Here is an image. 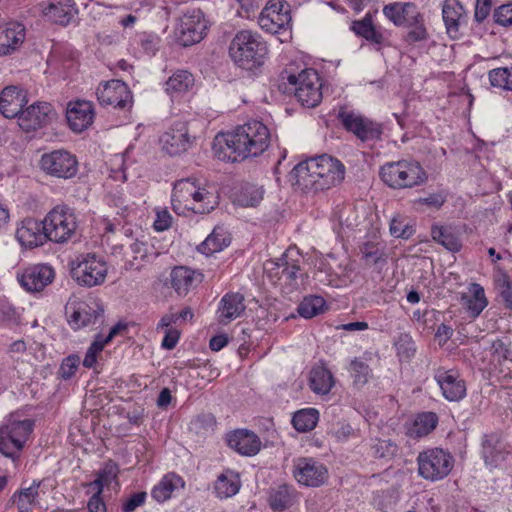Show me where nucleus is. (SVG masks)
Segmentation results:
<instances>
[{"mask_svg": "<svg viewBox=\"0 0 512 512\" xmlns=\"http://www.w3.org/2000/svg\"><path fill=\"white\" fill-rule=\"evenodd\" d=\"M389 231L392 236L402 239H409L414 233L407 219L401 215H396L391 219Z\"/></svg>", "mask_w": 512, "mask_h": 512, "instance_id": "a18cd8bd", "label": "nucleus"}, {"mask_svg": "<svg viewBox=\"0 0 512 512\" xmlns=\"http://www.w3.org/2000/svg\"><path fill=\"white\" fill-rule=\"evenodd\" d=\"M25 39V28L17 22L7 23L0 33V54L13 52Z\"/></svg>", "mask_w": 512, "mask_h": 512, "instance_id": "7c9ffc66", "label": "nucleus"}, {"mask_svg": "<svg viewBox=\"0 0 512 512\" xmlns=\"http://www.w3.org/2000/svg\"><path fill=\"white\" fill-rule=\"evenodd\" d=\"M396 349L400 357L409 359L415 352L414 342L409 335H401L396 342Z\"/></svg>", "mask_w": 512, "mask_h": 512, "instance_id": "4d7b16f0", "label": "nucleus"}, {"mask_svg": "<svg viewBox=\"0 0 512 512\" xmlns=\"http://www.w3.org/2000/svg\"><path fill=\"white\" fill-rule=\"evenodd\" d=\"M111 204L116 209V213L121 217H126L132 206V202L127 200L125 194L122 192L114 193L111 196Z\"/></svg>", "mask_w": 512, "mask_h": 512, "instance_id": "5fc2aeb1", "label": "nucleus"}, {"mask_svg": "<svg viewBox=\"0 0 512 512\" xmlns=\"http://www.w3.org/2000/svg\"><path fill=\"white\" fill-rule=\"evenodd\" d=\"M373 448L375 455L379 458H384L393 455L394 452L396 451V446L387 440H378V442L374 445Z\"/></svg>", "mask_w": 512, "mask_h": 512, "instance_id": "bf43d9fd", "label": "nucleus"}, {"mask_svg": "<svg viewBox=\"0 0 512 512\" xmlns=\"http://www.w3.org/2000/svg\"><path fill=\"white\" fill-rule=\"evenodd\" d=\"M293 476L301 485L319 487L326 482L328 471L322 463L313 458H299L294 464Z\"/></svg>", "mask_w": 512, "mask_h": 512, "instance_id": "2eb2a0df", "label": "nucleus"}, {"mask_svg": "<svg viewBox=\"0 0 512 512\" xmlns=\"http://www.w3.org/2000/svg\"><path fill=\"white\" fill-rule=\"evenodd\" d=\"M491 349L494 354L499 358L509 359L511 351L508 349L507 344L502 339H497L492 342Z\"/></svg>", "mask_w": 512, "mask_h": 512, "instance_id": "0e129e2a", "label": "nucleus"}, {"mask_svg": "<svg viewBox=\"0 0 512 512\" xmlns=\"http://www.w3.org/2000/svg\"><path fill=\"white\" fill-rule=\"evenodd\" d=\"M80 363V358L78 355L72 354L63 359L58 374L60 378L64 380L70 379L72 376L75 375L78 366Z\"/></svg>", "mask_w": 512, "mask_h": 512, "instance_id": "603ef678", "label": "nucleus"}, {"mask_svg": "<svg viewBox=\"0 0 512 512\" xmlns=\"http://www.w3.org/2000/svg\"><path fill=\"white\" fill-rule=\"evenodd\" d=\"M263 199V189L255 185L243 186L237 195V202L242 206H257Z\"/></svg>", "mask_w": 512, "mask_h": 512, "instance_id": "c03bdc74", "label": "nucleus"}, {"mask_svg": "<svg viewBox=\"0 0 512 512\" xmlns=\"http://www.w3.org/2000/svg\"><path fill=\"white\" fill-rule=\"evenodd\" d=\"M89 512H106V505L101 496L92 495L88 502Z\"/></svg>", "mask_w": 512, "mask_h": 512, "instance_id": "774afa93", "label": "nucleus"}, {"mask_svg": "<svg viewBox=\"0 0 512 512\" xmlns=\"http://www.w3.org/2000/svg\"><path fill=\"white\" fill-rule=\"evenodd\" d=\"M353 30L356 34L363 36L367 40H371L376 43L380 42L381 35L375 31L370 19L354 22Z\"/></svg>", "mask_w": 512, "mask_h": 512, "instance_id": "8fccbe9b", "label": "nucleus"}, {"mask_svg": "<svg viewBox=\"0 0 512 512\" xmlns=\"http://www.w3.org/2000/svg\"><path fill=\"white\" fill-rule=\"evenodd\" d=\"M287 81L294 87V95L303 106L313 108L321 102L322 84L315 70L305 69L298 75L289 74Z\"/></svg>", "mask_w": 512, "mask_h": 512, "instance_id": "1a4fd4ad", "label": "nucleus"}, {"mask_svg": "<svg viewBox=\"0 0 512 512\" xmlns=\"http://www.w3.org/2000/svg\"><path fill=\"white\" fill-rule=\"evenodd\" d=\"M339 118L343 126L362 141L377 139L381 135L380 125L361 115L341 112Z\"/></svg>", "mask_w": 512, "mask_h": 512, "instance_id": "a211bd4d", "label": "nucleus"}, {"mask_svg": "<svg viewBox=\"0 0 512 512\" xmlns=\"http://www.w3.org/2000/svg\"><path fill=\"white\" fill-rule=\"evenodd\" d=\"M353 431L354 430L350 424L340 423L333 434L339 441H344L353 434Z\"/></svg>", "mask_w": 512, "mask_h": 512, "instance_id": "338daca9", "label": "nucleus"}, {"mask_svg": "<svg viewBox=\"0 0 512 512\" xmlns=\"http://www.w3.org/2000/svg\"><path fill=\"white\" fill-rule=\"evenodd\" d=\"M193 85V75L187 70H178L166 81V91L169 93H184Z\"/></svg>", "mask_w": 512, "mask_h": 512, "instance_id": "ea45409f", "label": "nucleus"}, {"mask_svg": "<svg viewBox=\"0 0 512 512\" xmlns=\"http://www.w3.org/2000/svg\"><path fill=\"white\" fill-rule=\"evenodd\" d=\"M244 301V295L239 292L225 294L218 307V322L227 325L239 318L246 309Z\"/></svg>", "mask_w": 512, "mask_h": 512, "instance_id": "b1692460", "label": "nucleus"}, {"mask_svg": "<svg viewBox=\"0 0 512 512\" xmlns=\"http://www.w3.org/2000/svg\"><path fill=\"white\" fill-rule=\"evenodd\" d=\"M96 95L103 106L124 108L132 100L128 86L121 80H111L99 86Z\"/></svg>", "mask_w": 512, "mask_h": 512, "instance_id": "f3484780", "label": "nucleus"}, {"mask_svg": "<svg viewBox=\"0 0 512 512\" xmlns=\"http://www.w3.org/2000/svg\"><path fill=\"white\" fill-rule=\"evenodd\" d=\"M180 337V332L177 329L169 328L167 329L164 339L162 341V347L168 350L173 349Z\"/></svg>", "mask_w": 512, "mask_h": 512, "instance_id": "e2e57ef3", "label": "nucleus"}, {"mask_svg": "<svg viewBox=\"0 0 512 512\" xmlns=\"http://www.w3.org/2000/svg\"><path fill=\"white\" fill-rule=\"evenodd\" d=\"M361 261L365 266H384L387 264L388 255L386 246L380 241H366L359 246Z\"/></svg>", "mask_w": 512, "mask_h": 512, "instance_id": "2f4dec72", "label": "nucleus"}, {"mask_svg": "<svg viewBox=\"0 0 512 512\" xmlns=\"http://www.w3.org/2000/svg\"><path fill=\"white\" fill-rule=\"evenodd\" d=\"M489 79L494 87L512 90V69H493L489 73Z\"/></svg>", "mask_w": 512, "mask_h": 512, "instance_id": "de8ad7c7", "label": "nucleus"}, {"mask_svg": "<svg viewBox=\"0 0 512 512\" xmlns=\"http://www.w3.org/2000/svg\"><path fill=\"white\" fill-rule=\"evenodd\" d=\"M104 347L105 344L102 342V334L98 333L86 352L83 360V366L86 368H92L97 362V354L100 353Z\"/></svg>", "mask_w": 512, "mask_h": 512, "instance_id": "3c124183", "label": "nucleus"}, {"mask_svg": "<svg viewBox=\"0 0 512 512\" xmlns=\"http://www.w3.org/2000/svg\"><path fill=\"white\" fill-rule=\"evenodd\" d=\"M214 489L221 499L234 496L240 489L239 475L230 470L225 471L218 476Z\"/></svg>", "mask_w": 512, "mask_h": 512, "instance_id": "4c0bfd02", "label": "nucleus"}, {"mask_svg": "<svg viewBox=\"0 0 512 512\" xmlns=\"http://www.w3.org/2000/svg\"><path fill=\"white\" fill-rule=\"evenodd\" d=\"M267 47L261 37L250 30L236 33L229 46V55L239 67L251 70L264 63Z\"/></svg>", "mask_w": 512, "mask_h": 512, "instance_id": "20e7f679", "label": "nucleus"}, {"mask_svg": "<svg viewBox=\"0 0 512 512\" xmlns=\"http://www.w3.org/2000/svg\"><path fill=\"white\" fill-rule=\"evenodd\" d=\"M295 184L304 191H323L339 184L345 175L344 165L326 154L300 162L293 169Z\"/></svg>", "mask_w": 512, "mask_h": 512, "instance_id": "f03ea898", "label": "nucleus"}, {"mask_svg": "<svg viewBox=\"0 0 512 512\" xmlns=\"http://www.w3.org/2000/svg\"><path fill=\"white\" fill-rule=\"evenodd\" d=\"M183 487L182 478L174 473H169L153 488L151 495L156 501L164 502L171 497L174 490Z\"/></svg>", "mask_w": 512, "mask_h": 512, "instance_id": "c9c22d12", "label": "nucleus"}, {"mask_svg": "<svg viewBox=\"0 0 512 512\" xmlns=\"http://www.w3.org/2000/svg\"><path fill=\"white\" fill-rule=\"evenodd\" d=\"M70 310L69 323L74 329L104 322V309L96 301L72 303L66 307L67 313Z\"/></svg>", "mask_w": 512, "mask_h": 512, "instance_id": "4468645a", "label": "nucleus"}, {"mask_svg": "<svg viewBox=\"0 0 512 512\" xmlns=\"http://www.w3.org/2000/svg\"><path fill=\"white\" fill-rule=\"evenodd\" d=\"M310 388L317 394L325 395L334 386V378L328 368L318 365L310 372Z\"/></svg>", "mask_w": 512, "mask_h": 512, "instance_id": "f704fd0d", "label": "nucleus"}, {"mask_svg": "<svg viewBox=\"0 0 512 512\" xmlns=\"http://www.w3.org/2000/svg\"><path fill=\"white\" fill-rule=\"evenodd\" d=\"M67 122L70 128L77 133L87 129L93 122L94 111L88 101H76L70 103L66 112Z\"/></svg>", "mask_w": 512, "mask_h": 512, "instance_id": "5701e85b", "label": "nucleus"}, {"mask_svg": "<svg viewBox=\"0 0 512 512\" xmlns=\"http://www.w3.org/2000/svg\"><path fill=\"white\" fill-rule=\"evenodd\" d=\"M270 132L260 121H249L224 136L220 157L236 162L262 154L269 146Z\"/></svg>", "mask_w": 512, "mask_h": 512, "instance_id": "f257e3e1", "label": "nucleus"}, {"mask_svg": "<svg viewBox=\"0 0 512 512\" xmlns=\"http://www.w3.org/2000/svg\"><path fill=\"white\" fill-rule=\"evenodd\" d=\"M33 431L31 420H10L0 426V453L11 459L18 458L30 434Z\"/></svg>", "mask_w": 512, "mask_h": 512, "instance_id": "0eeeda50", "label": "nucleus"}, {"mask_svg": "<svg viewBox=\"0 0 512 512\" xmlns=\"http://www.w3.org/2000/svg\"><path fill=\"white\" fill-rule=\"evenodd\" d=\"M435 380L440 386L443 396L449 401H459L466 394L465 382L453 370L439 369L435 374Z\"/></svg>", "mask_w": 512, "mask_h": 512, "instance_id": "4be33fe9", "label": "nucleus"}, {"mask_svg": "<svg viewBox=\"0 0 512 512\" xmlns=\"http://www.w3.org/2000/svg\"><path fill=\"white\" fill-rule=\"evenodd\" d=\"M16 238L24 247L33 248L42 245L48 240L44 230V221L33 218L24 219L16 230Z\"/></svg>", "mask_w": 512, "mask_h": 512, "instance_id": "412c9836", "label": "nucleus"}, {"mask_svg": "<svg viewBox=\"0 0 512 512\" xmlns=\"http://www.w3.org/2000/svg\"><path fill=\"white\" fill-rule=\"evenodd\" d=\"M188 128L185 123L178 122L160 137L162 149L170 156L180 155L191 145Z\"/></svg>", "mask_w": 512, "mask_h": 512, "instance_id": "6ab92c4d", "label": "nucleus"}, {"mask_svg": "<svg viewBox=\"0 0 512 512\" xmlns=\"http://www.w3.org/2000/svg\"><path fill=\"white\" fill-rule=\"evenodd\" d=\"M230 244V237L222 227H215L212 233L199 245L198 249L206 255L223 250Z\"/></svg>", "mask_w": 512, "mask_h": 512, "instance_id": "e433bc0d", "label": "nucleus"}, {"mask_svg": "<svg viewBox=\"0 0 512 512\" xmlns=\"http://www.w3.org/2000/svg\"><path fill=\"white\" fill-rule=\"evenodd\" d=\"M129 250L135 260L147 257V245L138 240L130 245Z\"/></svg>", "mask_w": 512, "mask_h": 512, "instance_id": "69168bd1", "label": "nucleus"}, {"mask_svg": "<svg viewBox=\"0 0 512 512\" xmlns=\"http://www.w3.org/2000/svg\"><path fill=\"white\" fill-rule=\"evenodd\" d=\"M206 30L203 13L199 9H193L180 17L175 28V38L180 45L191 46L204 38Z\"/></svg>", "mask_w": 512, "mask_h": 512, "instance_id": "9b49d317", "label": "nucleus"}, {"mask_svg": "<svg viewBox=\"0 0 512 512\" xmlns=\"http://www.w3.org/2000/svg\"><path fill=\"white\" fill-rule=\"evenodd\" d=\"M382 181L393 189H406L422 185L427 174L421 164L414 160H400L384 164L380 169Z\"/></svg>", "mask_w": 512, "mask_h": 512, "instance_id": "39448f33", "label": "nucleus"}, {"mask_svg": "<svg viewBox=\"0 0 512 512\" xmlns=\"http://www.w3.org/2000/svg\"><path fill=\"white\" fill-rule=\"evenodd\" d=\"M108 268L106 262L95 254H86L72 263L71 276L83 287H94L104 283Z\"/></svg>", "mask_w": 512, "mask_h": 512, "instance_id": "6e6552de", "label": "nucleus"}, {"mask_svg": "<svg viewBox=\"0 0 512 512\" xmlns=\"http://www.w3.org/2000/svg\"><path fill=\"white\" fill-rule=\"evenodd\" d=\"M495 22L501 26H512V3L503 4L494 11Z\"/></svg>", "mask_w": 512, "mask_h": 512, "instance_id": "6e6d98bb", "label": "nucleus"}, {"mask_svg": "<svg viewBox=\"0 0 512 512\" xmlns=\"http://www.w3.org/2000/svg\"><path fill=\"white\" fill-rule=\"evenodd\" d=\"M464 8L458 0H445L442 16L448 35L456 39L460 34V25L464 20Z\"/></svg>", "mask_w": 512, "mask_h": 512, "instance_id": "cd10ccee", "label": "nucleus"}, {"mask_svg": "<svg viewBox=\"0 0 512 512\" xmlns=\"http://www.w3.org/2000/svg\"><path fill=\"white\" fill-rule=\"evenodd\" d=\"M298 499L296 490L283 484L272 488L269 492V505L274 511H283L293 506Z\"/></svg>", "mask_w": 512, "mask_h": 512, "instance_id": "473e14b6", "label": "nucleus"}, {"mask_svg": "<svg viewBox=\"0 0 512 512\" xmlns=\"http://www.w3.org/2000/svg\"><path fill=\"white\" fill-rule=\"evenodd\" d=\"M460 304L471 318H477L488 304L483 287L478 283L470 284L468 293L461 295Z\"/></svg>", "mask_w": 512, "mask_h": 512, "instance_id": "c85d7f7f", "label": "nucleus"}, {"mask_svg": "<svg viewBox=\"0 0 512 512\" xmlns=\"http://www.w3.org/2000/svg\"><path fill=\"white\" fill-rule=\"evenodd\" d=\"M146 493L137 492L132 494L127 500L123 502L122 510L124 512H132L145 502Z\"/></svg>", "mask_w": 512, "mask_h": 512, "instance_id": "13d9d810", "label": "nucleus"}, {"mask_svg": "<svg viewBox=\"0 0 512 512\" xmlns=\"http://www.w3.org/2000/svg\"><path fill=\"white\" fill-rule=\"evenodd\" d=\"M40 167L47 175L52 177L71 179L78 172V160L69 151L59 149L43 154Z\"/></svg>", "mask_w": 512, "mask_h": 512, "instance_id": "f8f14e48", "label": "nucleus"}, {"mask_svg": "<svg viewBox=\"0 0 512 512\" xmlns=\"http://www.w3.org/2000/svg\"><path fill=\"white\" fill-rule=\"evenodd\" d=\"M54 115L51 104L48 102H36L25 110L22 109L18 117V124L22 130L29 132L48 124Z\"/></svg>", "mask_w": 512, "mask_h": 512, "instance_id": "dca6fc26", "label": "nucleus"}, {"mask_svg": "<svg viewBox=\"0 0 512 512\" xmlns=\"http://www.w3.org/2000/svg\"><path fill=\"white\" fill-rule=\"evenodd\" d=\"M44 230L48 240L66 243L75 237L78 221L74 211L67 205H57L44 218Z\"/></svg>", "mask_w": 512, "mask_h": 512, "instance_id": "423d86ee", "label": "nucleus"}, {"mask_svg": "<svg viewBox=\"0 0 512 512\" xmlns=\"http://www.w3.org/2000/svg\"><path fill=\"white\" fill-rule=\"evenodd\" d=\"M437 424V416L435 413L426 412L417 416L414 421L410 434L416 437H422L429 434Z\"/></svg>", "mask_w": 512, "mask_h": 512, "instance_id": "79ce46f5", "label": "nucleus"}, {"mask_svg": "<svg viewBox=\"0 0 512 512\" xmlns=\"http://www.w3.org/2000/svg\"><path fill=\"white\" fill-rule=\"evenodd\" d=\"M350 371L353 377V383L357 387L364 386L370 376L369 365L358 359H354L350 364Z\"/></svg>", "mask_w": 512, "mask_h": 512, "instance_id": "09e8293b", "label": "nucleus"}, {"mask_svg": "<svg viewBox=\"0 0 512 512\" xmlns=\"http://www.w3.org/2000/svg\"><path fill=\"white\" fill-rule=\"evenodd\" d=\"M445 201L446 198L442 193H434L427 197L419 198L417 203L438 209L445 203Z\"/></svg>", "mask_w": 512, "mask_h": 512, "instance_id": "680f3d73", "label": "nucleus"}, {"mask_svg": "<svg viewBox=\"0 0 512 512\" xmlns=\"http://www.w3.org/2000/svg\"><path fill=\"white\" fill-rule=\"evenodd\" d=\"M198 276L200 274L196 275L195 271L187 267L178 266L171 271V285L178 295L185 296L193 287L195 281H200Z\"/></svg>", "mask_w": 512, "mask_h": 512, "instance_id": "72a5a7b5", "label": "nucleus"}, {"mask_svg": "<svg viewBox=\"0 0 512 512\" xmlns=\"http://www.w3.org/2000/svg\"><path fill=\"white\" fill-rule=\"evenodd\" d=\"M25 103V95L17 87L8 86L0 93V113L6 118L19 117Z\"/></svg>", "mask_w": 512, "mask_h": 512, "instance_id": "a878e982", "label": "nucleus"}, {"mask_svg": "<svg viewBox=\"0 0 512 512\" xmlns=\"http://www.w3.org/2000/svg\"><path fill=\"white\" fill-rule=\"evenodd\" d=\"M118 476V466L116 463L109 461L105 464L103 469L97 473L98 480L105 486L108 487L112 482L116 481Z\"/></svg>", "mask_w": 512, "mask_h": 512, "instance_id": "864d4df0", "label": "nucleus"}, {"mask_svg": "<svg viewBox=\"0 0 512 512\" xmlns=\"http://www.w3.org/2000/svg\"><path fill=\"white\" fill-rule=\"evenodd\" d=\"M383 13L397 26L407 24L411 19L414 22H417V19H419V12L415 4L410 2H394L387 4L383 8Z\"/></svg>", "mask_w": 512, "mask_h": 512, "instance_id": "c756f323", "label": "nucleus"}, {"mask_svg": "<svg viewBox=\"0 0 512 512\" xmlns=\"http://www.w3.org/2000/svg\"><path fill=\"white\" fill-rule=\"evenodd\" d=\"M418 473L430 481L445 478L452 470L454 459L450 453L440 448H433L419 453L417 457Z\"/></svg>", "mask_w": 512, "mask_h": 512, "instance_id": "9d476101", "label": "nucleus"}, {"mask_svg": "<svg viewBox=\"0 0 512 512\" xmlns=\"http://www.w3.org/2000/svg\"><path fill=\"white\" fill-rule=\"evenodd\" d=\"M260 27L269 33H278L290 25L291 14L289 6L282 0H271L259 15Z\"/></svg>", "mask_w": 512, "mask_h": 512, "instance_id": "ddd939ff", "label": "nucleus"}, {"mask_svg": "<svg viewBox=\"0 0 512 512\" xmlns=\"http://www.w3.org/2000/svg\"><path fill=\"white\" fill-rule=\"evenodd\" d=\"M492 7L491 0H476L475 19L477 22L484 21L490 13Z\"/></svg>", "mask_w": 512, "mask_h": 512, "instance_id": "052dcab7", "label": "nucleus"}, {"mask_svg": "<svg viewBox=\"0 0 512 512\" xmlns=\"http://www.w3.org/2000/svg\"><path fill=\"white\" fill-rule=\"evenodd\" d=\"M229 447L245 456L256 455L261 448L259 437L248 430H236L228 436Z\"/></svg>", "mask_w": 512, "mask_h": 512, "instance_id": "393cba45", "label": "nucleus"}, {"mask_svg": "<svg viewBox=\"0 0 512 512\" xmlns=\"http://www.w3.org/2000/svg\"><path fill=\"white\" fill-rule=\"evenodd\" d=\"M319 419V413L316 409H303L296 412L292 423L299 432H307L315 428Z\"/></svg>", "mask_w": 512, "mask_h": 512, "instance_id": "a19ab883", "label": "nucleus"}, {"mask_svg": "<svg viewBox=\"0 0 512 512\" xmlns=\"http://www.w3.org/2000/svg\"><path fill=\"white\" fill-rule=\"evenodd\" d=\"M55 273L52 267L41 264L28 267L19 278L21 286L29 292H39L49 285L54 279Z\"/></svg>", "mask_w": 512, "mask_h": 512, "instance_id": "aec40b11", "label": "nucleus"}, {"mask_svg": "<svg viewBox=\"0 0 512 512\" xmlns=\"http://www.w3.org/2000/svg\"><path fill=\"white\" fill-rule=\"evenodd\" d=\"M42 12L49 21L66 26L77 14V9L72 0H60L49 3Z\"/></svg>", "mask_w": 512, "mask_h": 512, "instance_id": "bb28decb", "label": "nucleus"}, {"mask_svg": "<svg viewBox=\"0 0 512 512\" xmlns=\"http://www.w3.org/2000/svg\"><path fill=\"white\" fill-rule=\"evenodd\" d=\"M431 235L434 241L441 244L451 252H457L461 248V242L452 227L433 225Z\"/></svg>", "mask_w": 512, "mask_h": 512, "instance_id": "58836bf2", "label": "nucleus"}, {"mask_svg": "<svg viewBox=\"0 0 512 512\" xmlns=\"http://www.w3.org/2000/svg\"><path fill=\"white\" fill-rule=\"evenodd\" d=\"M325 300L320 296L305 297L299 304L297 311L300 316L310 319L323 312Z\"/></svg>", "mask_w": 512, "mask_h": 512, "instance_id": "37998d69", "label": "nucleus"}, {"mask_svg": "<svg viewBox=\"0 0 512 512\" xmlns=\"http://www.w3.org/2000/svg\"><path fill=\"white\" fill-rule=\"evenodd\" d=\"M406 25L410 28L405 36V41L407 43L413 44L415 42L424 41L428 38L427 30L423 24V16L420 13L417 22H414L411 19Z\"/></svg>", "mask_w": 512, "mask_h": 512, "instance_id": "49530a36", "label": "nucleus"}, {"mask_svg": "<svg viewBox=\"0 0 512 512\" xmlns=\"http://www.w3.org/2000/svg\"><path fill=\"white\" fill-rule=\"evenodd\" d=\"M218 204V195L200 186L195 179H181L174 185L172 207L177 214H185L186 211L207 214Z\"/></svg>", "mask_w": 512, "mask_h": 512, "instance_id": "7ed1b4c3", "label": "nucleus"}]
</instances>
